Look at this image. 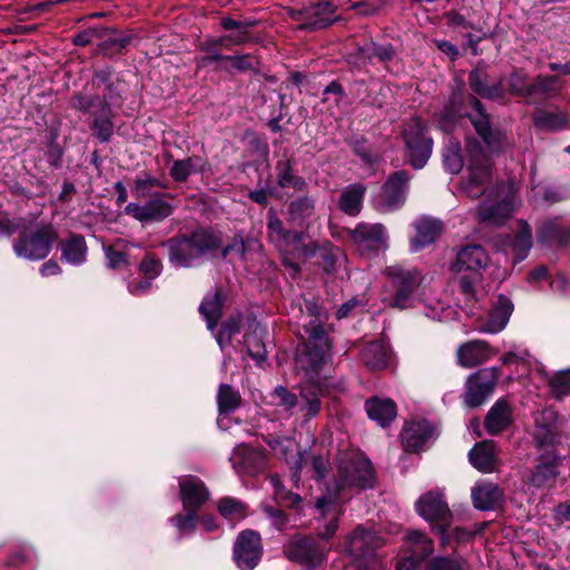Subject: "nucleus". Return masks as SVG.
<instances>
[{"mask_svg": "<svg viewBox=\"0 0 570 570\" xmlns=\"http://www.w3.org/2000/svg\"><path fill=\"white\" fill-rule=\"evenodd\" d=\"M490 178L489 157L479 146H471L466 174L461 183L462 190L471 197H479L487 193L478 209L479 217L489 225L501 226L521 206L520 185L515 179H509L488 189L487 184Z\"/></svg>", "mask_w": 570, "mask_h": 570, "instance_id": "f257e3e1", "label": "nucleus"}, {"mask_svg": "<svg viewBox=\"0 0 570 570\" xmlns=\"http://www.w3.org/2000/svg\"><path fill=\"white\" fill-rule=\"evenodd\" d=\"M373 484L374 472L372 464L363 453L348 451L340 454L333 487H327L326 492L317 499L314 505L321 518L328 519V523L321 531L322 538H331L338 528L343 492L352 488H371Z\"/></svg>", "mask_w": 570, "mask_h": 570, "instance_id": "f03ea898", "label": "nucleus"}, {"mask_svg": "<svg viewBox=\"0 0 570 570\" xmlns=\"http://www.w3.org/2000/svg\"><path fill=\"white\" fill-rule=\"evenodd\" d=\"M384 275L390 281L394 295L384 301L393 308H415L428 318L446 322L452 318L453 311L441 301L425 297L420 288L422 275L416 268H409L395 264L387 266Z\"/></svg>", "mask_w": 570, "mask_h": 570, "instance_id": "7ed1b4c3", "label": "nucleus"}, {"mask_svg": "<svg viewBox=\"0 0 570 570\" xmlns=\"http://www.w3.org/2000/svg\"><path fill=\"white\" fill-rule=\"evenodd\" d=\"M306 311L312 320L306 326L307 342L297 351L296 365L313 385H320L321 374L332 360V343L323 325L318 322L322 308L315 301H305Z\"/></svg>", "mask_w": 570, "mask_h": 570, "instance_id": "20e7f679", "label": "nucleus"}, {"mask_svg": "<svg viewBox=\"0 0 570 570\" xmlns=\"http://www.w3.org/2000/svg\"><path fill=\"white\" fill-rule=\"evenodd\" d=\"M164 247L168 253V262L177 268H190L219 248L217 236L207 229H197L190 235L176 236L166 240Z\"/></svg>", "mask_w": 570, "mask_h": 570, "instance_id": "39448f33", "label": "nucleus"}, {"mask_svg": "<svg viewBox=\"0 0 570 570\" xmlns=\"http://www.w3.org/2000/svg\"><path fill=\"white\" fill-rule=\"evenodd\" d=\"M488 263L489 256L481 245H466L456 253L455 262L451 266L452 271L471 273L470 277L462 276L459 284L460 293L466 303L474 299V283L479 281V272L484 269Z\"/></svg>", "mask_w": 570, "mask_h": 570, "instance_id": "423d86ee", "label": "nucleus"}, {"mask_svg": "<svg viewBox=\"0 0 570 570\" xmlns=\"http://www.w3.org/2000/svg\"><path fill=\"white\" fill-rule=\"evenodd\" d=\"M415 509L417 514L425 521L430 523L440 522L436 531L440 534L442 544H446V532L451 525L452 513L444 500L443 493L440 491H429L422 494L415 503Z\"/></svg>", "mask_w": 570, "mask_h": 570, "instance_id": "0eeeda50", "label": "nucleus"}, {"mask_svg": "<svg viewBox=\"0 0 570 570\" xmlns=\"http://www.w3.org/2000/svg\"><path fill=\"white\" fill-rule=\"evenodd\" d=\"M463 301L466 308V314L476 317L475 328L481 333L495 334L501 332L507 326L513 312L512 302L503 295H499L490 311L481 315L474 311L478 303L475 296L472 302L466 303L465 299Z\"/></svg>", "mask_w": 570, "mask_h": 570, "instance_id": "6e6552de", "label": "nucleus"}, {"mask_svg": "<svg viewBox=\"0 0 570 570\" xmlns=\"http://www.w3.org/2000/svg\"><path fill=\"white\" fill-rule=\"evenodd\" d=\"M55 238L51 226L24 230L13 244V250L20 258L40 261L49 255Z\"/></svg>", "mask_w": 570, "mask_h": 570, "instance_id": "1a4fd4ad", "label": "nucleus"}, {"mask_svg": "<svg viewBox=\"0 0 570 570\" xmlns=\"http://www.w3.org/2000/svg\"><path fill=\"white\" fill-rule=\"evenodd\" d=\"M403 139L409 163L415 169L423 168L431 156L433 141L425 136L421 119L413 118L404 125Z\"/></svg>", "mask_w": 570, "mask_h": 570, "instance_id": "9d476101", "label": "nucleus"}, {"mask_svg": "<svg viewBox=\"0 0 570 570\" xmlns=\"http://www.w3.org/2000/svg\"><path fill=\"white\" fill-rule=\"evenodd\" d=\"M384 544V540L373 530L358 525L347 537L345 551L358 568H365L366 561Z\"/></svg>", "mask_w": 570, "mask_h": 570, "instance_id": "9b49d317", "label": "nucleus"}, {"mask_svg": "<svg viewBox=\"0 0 570 570\" xmlns=\"http://www.w3.org/2000/svg\"><path fill=\"white\" fill-rule=\"evenodd\" d=\"M353 243L365 255H376L389 247V234L382 224H358L351 233Z\"/></svg>", "mask_w": 570, "mask_h": 570, "instance_id": "f8f14e48", "label": "nucleus"}, {"mask_svg": "<svg viewBox=\"0 0 570 570\" xmlns=\"http://www.w3.org/2000/svg\"><path fill=\"white\" fill-rule=\"evenodd\" d=\"M326 550L314 539L294 537L285 547L284 553L288 560L314 569L324 561Z\"/></svg>", "mask_w": 570, "mask_h": 570, "instance_id": "ddd939ff", "label": "nucleus"}, {"mask_svg": "<svg viewBox=\"0 0 570 570\" xmlns=\"http://www.w3.org/2000/svg\"><path fill=\"white\" fill-rule=\"evenodd\" d=\"M500 368L484 367L472 374L466 382L465 404L469 407L481 405L494 391Z\"/></svg>", "mask_w": 570, "mask_h": 570, "instance_id": "4468645a", "label": "nucleus"}, {"mask_svg": "<svg viewBox=\"0 0 570 570\" xmlns=\"http://www.w3.org/2000/svg\"><path fill=\"white\" fill-rule=\"evenodd\" d=\"M267 444L274 454L286 462L291 471V479L295 485L301 480L303 466L307 465V459L297 442L292 438H267Z\"/></svg>", "mask_w": 570, "mask_h": 570, "instance_id": "2eb2a0df", "label": "nucleus"}, {"mask_svg": "<svg viewBox=\"0 0 570 570\" xmlns=\"http://www.w3.org/2000/svg\"><path fill=\"white\" fill-rule=\"evenodd\" d=\"M261 537L253 530L242 531L234 543V560L239 570H253L261 561Z\"/></svg>", "mask_w": 570, "mask_h": 570, "instance_id": "dca6fc26", "label": "nucleus"}, {"mask_svg": "<svg viewBox=\"0 0 570 570\" xmlns=\"http://www.w3.org/2000/svg\"><path fill=\"white\" fill-rule=\"evenodd\" d=\"M291 16L299 22L298 28L305 30L325 28L336 20L335 8L330 1H321L299 10H292Z\"/></svg>", "mask_w": 570, "mask_h": 570, "instance_id": "f3484780", "label": "nucleus"}, {"mask_svg": "<svg viewBox=\"0 0 570 570\" xmlns=\"http://www.w3.org/2000/svg\"><path fill=\"white\" fill-rule=\"evenodd\" d=\"M124 212L141 224H149L163 222L169 217L174 212V207L163 196L156 195L145 204H127Z\"/></svg>", "mask_w": 570, "mask_h": 570, "instance_id": "a211bd4d", "label": "nucleus"}, {"mask_svg": "<svg viewBox=\"0 0 570 570\" xmlns=\"http://www.w3.org/2000/svg\"><path fill=\"white\" fill-rule=\"evenodd\" d=\"M409 175L403 171L394 173L385 183L380 194L376 207L380 212L389 213L404 204L407 191Z\"/></svg>", "mask_w": 570, "mask_h": 570, "instance_id": "6ab92c4d", "label": "nucleus"}, {"mask_svg": "<svg viewBox=\"0 0 570 570\" xmlns=\"http://www.w3.org/2000/svg\"><path fill=\"white\" fill-rule=\"evenodd\" d=\"M436 438V428L426 420H419L405 424L402 443L406 451L419 452L430 446Z\"/></svg>", "mask_w": 570, "mask_h": 570, "instance_id": "aec40b11", "label": "nucleus"}, {"mask_svg": "<svg viewBox=\"0 0 570 570\" xmlns=\"http://www.w3.org/2000/svg\"><path fill=\"white\" fill-rule=\"evenodd\" d=\"M502 248L513 255V264L527 258L533 245L532 229L528 222L519 219L513 235H507L501 240Z\"/></svg>", "mask_w": 570, "mask_h": 570, "instance_id": "412c9836", "label": "nucleus"}, {"mask_svg": "<svg viewBox=\"0 0 570 570\" xmlns=\"http://www.w3.org/2000/svg\"><path fill=\"white\" fill-rule=\"evenodd\" d=\"M179 492L184 510L197 512L209 499L207 487L194 475H186L179 480Z\"/></svg>", "mask_w": 570, "mask_h": 570, "instance_id": "4be33fe9", "label": "nucleus"}, {"mask_svg": "<svg viewBox=\"0 0 570 570\" xmlns=\"http://www.w3.org/2000/svg\"><path fill=\"white\" fill-rule=\"evenodd\" d=\"M471 106L473 112L469 114L468 117L470 118L476 132L482 138V140L484 141L489 149H499L503 138L502 132L492 130L490 126L489 116L484 112L482 105L479 100L472 99Z\"/></svg>", "mask_w": 570, "mask_h": 570, "instance_id": "5701e85b", "label": "nucleus"}, {"mask_svg": "<svg viewBox=\"0 0 570 570\" xmlns=\"http://www.w3.org/2000/svg\"><path fill=\"white\" fill-rule=\"evenodd\" d=\"M557 415L552 410H543L534 415L533 439L539 450L553 446L557 439Z\"/></svg>", "mask_w": 570, "mask_h": 570, "instance_id": "b1692460", "label": "nucleus"}, {"mask_svg": "<svg viewBox=\"0 0 570 570\" xmlns=\"http://www.w3.org/2000/svg\"><path fill=\"white\" fill-rule=\"evenodd\" d=\"M560 458L554 451H547L540 456V463L530 476V484L535 489L551 487L559 474L558 465Z\"/></svg>", "mask_w": 570, "mask_h": 570, "instance_id": "393cba45", "label": "nucleus"}, {"mask_svg": "<svg viewBox=\"0 0 570 570\" xmlns=\"http://www.w3.org/2000/svg\"><path fill=\"white\" fill-rule=\"evenodd\" d=\"M497 351L492 352L485 341L474 340L459 346L458 363L462 367H474L487 362Z\"/></svg>", "mask_w": 570, "mask_h": 570, "instance_id": "a878e982", "label": "nucleus"}, {"mask_svg": "<svg viewBox=\"0 0 570 570\" xmlns=\"http://www.w3.org/2000/svg\"><path fill=\"white\" fill-rule=\"evenodd\" d=\"M538 243L544 246H569L570 227L557 218L547 219L539 227Z\"/></svg>", "mask_w": 570, "mask_h": 570, "instance_id": "bb28decb", "label": "nucleus"}, {"mask_svg": "<svg viewBox=\"0 0 570 570\" xmlns=\"http://www.w3.org/2000/svg\"><path fill=\"white\" fill-rule=\"evenodd\" d=\"M415 235L410 240L413 253L434 243L442 230V224L438 219L422 217L414 223Z\"/></svg>", "mask_w": 570, "mask_h": 570, "instance_id": "cd10ccee", "label": "nucleus"}, {"mask_svg": "<svg viewBox=\"0 0 570 570\" xmlns=\"http://www.w3.org/2000/svg\"><path fill=\"white\" fill-rule=\"evenodd\" d=\"M268 236L277 247L285 252L291 244H299L302 234L297 232H287L283 228L282 220L273 210L268 212Z\"/></svg>", "mask_w": 570, "mask_h": 570, "instance_id": "c85d7f7f", "label": "nucleus"}, {"mask_svg": "<svg viewBox=\"0 0 570 570\" xmlns=\"http://www.w3.org/2000/svg\"><path fill=\"white\" fill-rule=\"evenodd\" d=\"M469 459L471 464L480 472H492L495 462V443L487 440L475 444L469 452Z\"/></svg>", "mask_w": 570, "mask_h": 570, "instance_id": "c756f323", "label": "nucleus"}, {"mask_svg": "<svg viewBox=\"0 0 570 570\" xmlns=\"http://www.w3.org/2000/svg\"><path fill=\"white\" fill-rule=\"evenodd\" d=\"M367 415L379 425H389L396 416V405L390 399L373 397L365 404Z\"/></svg>", "mask_w": 570, "mask_h": 570, "instance_id": "7c9ffc66", "label": "nucleus"}, {"mask_svg": "<svg viewBox=\"0 0 570 570\" xmlns=\"http://www.w3.org/2000/svg\"><path fill=\"white\" fill-rule=\"evenodd\" d=\"M473 504L479 510H493L501 500V492L497 484L479 482L472 490Z\"/></svg>", "mask_w": 570, "mask_h": 570, "instance_id": "2f4dec72", "label": "nucleus"}, {"mask_svg": "<svg viewBox=\"0 0 570 570\" xmlns=\"http://www.w3.org/2000/svg\"><path fill=\"white\" fill-rule=\"evenodd\" d=\"M511 423V409L503 400L497 401L489 410L484 426L490 434H497L503 431Z\"/></svg>", "mask_w": 570, "mask_h": 570, "instance_id": "473e14b6", "label": "nucleus"}, {"mask_svg": "<svg viewBox=\"0 0 570 570\" xmlns=\"http://www.w3.org/2000/svg\"><path fill=\"white\" fill-rule=\"evenodd\" d=\"M230 461L235 468L240 465L246 473H256L264 468V456L246 446L236 448L230 455Z\"/></svg>", "mask_w": 570, "mask_h": 570, "instance_id": "72a5a7b5", "label": "nucleus"}, {"mask_svg": "<svg viewBox=\"0 0 570 570\" xmlns=\"http://www.w3.org/2000/svg\"><path fill=\"white\" fill-rule=\"evenodd\" d=\"M61 259L70 265H80L87 257V245L81 236H70L60 243Z\"/></svg>", "mask_w": 570, "mask_h": 570, "instance_id": "f704fd0d", "label": "nucleus"}, {"mask_svg": "<svg viewBox=\"0 0 570 570\" xmlns=\"http://www.w3.org/2000/svg\"><path fill=\"white\" fill-rule=\"evenodd\" d=\"M206 160L199 156H191L186 159L175 160L170 168V176L177 183H184L189 176L203 173Z\"/></svg>", "mask_w": 570, "mask_h": 570, "instance_id": "c9c22d12", "label": "nucleus"}, {"mask_svg": "<svg viewBox=\"0 0 570 570\" xmlns=\"http://www.w3.org/2000/svg\"><path fill=\"white\" fill-rule=\"evenodd\" d=\"M266 335V328L259 324H255L253 330L248 332L244 338L248 355L258 364L266 360L267 352L264 343Z\"/></svg>", "mask_w": 570, "mask_h": 570, "instance_id": "e433bc0d", "label": "nucleus"}, {"mask_svg": "<svg viewBox=\"0 0 570 570\" xmlns=\"http://www.w3.org/2000/svg\"><path fill=\"white\" fill-rule=\"evenodd\" d=\"M135 246L119 239L111 245H104L107 265L111 269H122L128 266L129 250Z\"/></svg>", "mask_w": 570, "mask_h": 570, "instance_id": "4c0bfd02", "label": "nucleus"}, {"mask_svg": "<svg viewBox=\"0 0 570 570\" xmlns=\"http://www.w3.org/2000/svg\"><path fill=\"white\" fill-rule=\"evenodd\" d=\"M223 302L224 297L222 294L219 292H215L205 296L200 303L199 312L206 320L207 328L212 332L215 330L217 322L220 318Z\"/></svg>", "mask_w": 570, "mask_h": 570, "instance_id": "58836bf2", "label": "nucleus"}, {"mask_svg": "<svg viewBox=\"0 0 570 570\" xmlns=\"http://www.w3.org/2000/svg\"><path fill=\"white\" fill-rule=\"evenodd\" d=\"M362 360L370 368H383L387 364L389 347L383 342H371L362 350Z\"/></svg>", "mask_w": 570, "mask_h": 570, "instance_id": "ea45409f", "label": "nucleus"}, {"mask_svg": "<svg viewBox=\"0 0 570 570\" xmlns=\"http://www.w3.org/2000/svg\"><path fill=\"white\" fill-rule=\"evenodd\" d=\"M225 39H208L200 45V50L204 53L202 57L197 58V66L199 68L207 67L213 62H217V68L220 65H224V59L226 56L220 53V47L224 46Z\"/></svg>", "mask_w": 570, "mask_h": 570, "instance_id": "a19ab883", "label": "nucleus"}, {"mask_svg": "<svg viewBox=\"0 0 570 570\" xmlns=\"http://www.w3.org/2000/svg\"><path fill=\"white\" fill-rule=\"evenodd\" d=\"M406 550L420 561L428 558L433 552L432 541L422 532L411 531L406 535Z\"/></svg>", "mask_w": 570, "mask_h": 570, "instance_id": "79ce46f5", "label": "nucleus"}, {"mask_svg": "<svg viewBox=\"0 0 570 570\" xmlns=\"http://www.w3.org/2000/svg\"><path fill=\"white\" fill-rule=\"evenodd\" d=\"M364 191L362 185L348 186L340 197V208L347 215H357L362 207Z\"/></svg>", "mask_w": 570, "mask_h": 570, "instance_id": "37998d69", "label": "nucleus"}, {"mask_svg": "<svg viewBox=\"0 0 570 570\" xmlns=\"http://www.w3.org/2000/svg\"><path fill=\"white\" fill-rule=\"evenodd\" d=\"M242 402L240 394L237 390L228 384H220L217 393V406L219 414H229L239 407Z\"/></svg>", "mask_w": 570, "mask_h": 570, "instance_id": "c03bdc74", "label": "nucleus"}, {"mask_svg": "<svg viewBox=\"0 0 570 570\" xmlns=\"http://www.w3.org/2000/svg\"><path fill=\"white\" fill-rule=\"evenodd\" d=\"M217 509L220 515L229 521H238L247 515V504L233 497L222 498Z\"/></svg>", "mask_w": 570, "mask_h": 570, "instance_id": "a18cd8bd", "label": "nucleus"}, {"mask_svg": "<svg viewBox=\"0 0 570 570\" xmlns=\"http://www.w3.org/2000/svg\"><path fill=\"white\" fill-rule=\"evenodd\" d=\"M487 77L479 70H473L469 75V85L473 92L484 98H497L501 96L500 82L488 86L485 83Z\"/></svg>", "mask_w": 570, "mask_h": 570, "instance_id": "49530a36", "label": "nucleus"}, {"mask_svg": "<svg viewBox=\"0 0 570 570\" xmlns=\"http://www.w3.org/2000/svg\"><path fill=\"white\" fill-rule=\"evenodd\" d=\"M443 164L451 174H458L463 167L460 142L454 138H449L443 150Z\"/></svg>", "mask_w": 570, "mask_h": 570, "instance_id": "de8ad7c7", "label": "nucleus"}, {"mask_svg": "<svg viewBox=\"0 0 570 570\" xmlns=\"http://www.w3.org/2000/svg\"><path fill=\"white\" fill-rule=\"evenodd\" d=\"M562 88V81L558 76H539L531 83L532 97L552 96L559 92Z\"/></svg>", "mask_w": 570, "mask_h": 570, "instance_id": "09e8293b", "label": "nucleus"}, {"mask_svg": "<svg viewBox=\"0 0 570 570\" xmlns=\"http://www.w3.org/2000/svg\"><path fill=\"white\" fill-rule=\"evenodd\" d=\"M271 403L289 416L293 413V409L297 406L298 400L286 387L278 385L271 393Z\"/></svg>", "mask_w": 570, "mask_h": 570, "instance_id": "8fccbe9b", "label": "nucleus"}, {"mask_svg": "<svg viewBox=\"0 0 570 570\" xmlns=\"http://www.w3.org/2000/svg\"><path fill=\"white\" fill-rule=\"evenodd\" d=\"M301 401L297 406L305 420H311L320 413V395L314 390H303L299 394Z\"/></svg>", "mask_w": 570, "mask_h": 570, "instance_id": "3c124183", "label": "nucleus"}, {"mask_svg": "<svg viewBox=\"0 0 570 570\" xmlns=\"http://www.w3.org/2000/svg\"><path fill=\"white\" fill-rule=\"evenodd\" d=\"M566 122L567 118L562 112L538 110L534 115V125L543 130L561 129Z\"/></svg>", "mask_w": 570, "mask_h": 570, "instance_id": "603ef678", "label": "nucleus"}, {"mask_svg": "<svg viewBox=\"0 0 570 570\" xmlns=\"http://www.w3.org/2000/svg\"><path fill=\"white\" fill-rule=\"evenodd\" d=\"M277 171V180L281 187H292L296 190H302L305 187V180L302 177L293 175L288 161L278 163Z\"/></svg>", "mask_w": 570, "mask_h": 570, "instance_id": "864d4df0", "label": "nucleus"}, {"mask_svg": "<svg viewBox=\"0 0 570 570\" xmlns=\"http://www.w3.org/2000/svg\"><path fill=\"white\" fill-rule=\"evenodd\" d=\"M185 511V514H176L170 518V522L177 529L180 538L190 535L196 529L197 512L193 510Z\"/></svg>", "mask_w": 570, "mask_h": 570, "instance_id": "5fc2aeb1", "label": "nucleus"}, {"mask_svg": "<svg viewBox=\"0 0 570 570\" xmlns=\"http://www.w3.org/2000/svg\"><path fill=\"white\" fill-rule=\"evenodd\" d=\"M271 483L273 485L274 494L277 501L291 508H294L301 503V495L286 491L278 476H272Z\"/></svg>", "mask_w": 570, "mask_h": 570, "instance_id": "6e6d98bb", "label": "nucleus"}, {"mask_svg": "<svg viewBox=\"0 0 570 570\" xmlns=\"http://www.w3.org/2000/svg\"><path fill=\"white\" fill-rule=\"evenodd\" d=\"M314 202L308 197H302L289 205V216L292 220H303L313 214Z\"/></svg>", "mask_w": 570, "mask_h": 570, "instance_id": "4d7b16f0", "label": "nucleus"}, {"mask_svg": "<svg viewBox=\"0 0 570 570\" xmlns=\"http://www.w3.org/2000/svg\"><path fill=\"white\" fill-rule=\"evenodd\" d=\"M253 68V59L248 55H236V56H226L224 59V65L218 67L219 70L233 71L239 70L245 71Z\"/></svg>", "mask_w": 570, "mask_h": 570, "instance_id": "13d9d810", "label": "nucleus"}, {"mask_svg": "<svg viewBox=\"0 0 570 570\" xmlns=\"http://www.w3.org/2000/svg\"><path fill=\"white\" fill-rule=\"evenodd\" d=\"M259 243L254 238L244 239L243 237H235L232 244L223 249V256H227L230 253H236L240 257H244L247 250L258 249Z\"/></svg>", "mask_w": 570, "mask_h": 570, "instance_id": "bf43d9fd", "label": "nucleus"}, {"mask_svg": "<svg viewBox=\"0 0 570 570\" xmlns=\"http://www.w3.org/2000/svg\"><path fill=\"white\" fill-rule=\"evenodd\" d=\"M550 386L559 399L570 394V368L556 373L550 380Z\"/></svg>", "mask_w": 570, "mask_h": 570, "instance_id": "052dcab7", "label": "nucleus"}, {"mask_svg": "<svg viewBox=\"0 0 570 570\" xmlns=\"http://www.w3.org/2000/svg\"><path fill=\"white\" fill-rule=\"evenodd\" d=\"M107 78L104 73L97 75L92 79V87L97 88L98 91L102 92V100L98 97L99 106L102 107V109L108 108L111 104H114V92H112V86L106 83Z\"/></svg>", "mask_w": 570, "mask_h": 570, "instance_id": "680f3d73", "label": "nucleus"}, {"mask_svg": "<svg viewBox=\"0 0 570 570\" xmlns=\"http://www.w3.org/2000/svg\"><path fill=\"white\" fill-rule=\"evenodd\" d=\"M309 468L312 471V478L316 481H322L328 472L330 460L326 455L313 453L309 456Z\"/></svg>", "mask_w": 570, "mask_h": 570, "instance_id": "e2e57ef3", "label": "nucleus"}, {"mask_svg": "<svg viewBox=\"0 0 570 570\" xmlns=\"http://www.w3.org/2000/svg\"><path fill=\"white\" fill-rule=\"evenodd\" d=\"M95 135L101 141H108L114 132V124L107 116L97 117L92 125Z\"/></svg>", "mask_w": 570, "mask_h": 570, "instance_id": "0e129e2a", "label": "nucleus"}, {"mask_svg": "<svg viewBox=\"0 0 570 570\" xmlns=\"http://www.w3.org/2000/svg\"><path fill=\"white\" fill-rule=\"evenodd\" d=\"M509 86L513 94L532 98V92H529L531 89V83H527V78L521 72H513L509 79Z\"/></svg>", "mask_w": 570, "mask_h": 570, "instance_id": "69168bd1", "label": "nucleus"}, {"mask_svg": "<svg viewBox=\"0 0 570 570\" xmlns=\"http://www.w3.org/2000/svg\"><path fill=\"white\" fill-rule=\"evenodd\" d=\"M163 269V265L159 259L153 255H146L139 265V271L145 277L155 279L157 278Z\"/></svg>", "mask_w": 570, "mask_h": 570, "instance_id": "338daca9", "label": "nucleus"}, {"mask_svg": "<svg viewBox=\"0 0 570 570\" xmlns=\"http://www.w3.org/2000/svg\"><path fill=\"white\" fill-rule=\"evenodd\" d=\"M149 187H161V184L157 178L149 174H144L135 179L134 190L137 197L145 198Z\"/></svg>", "mask_w": 570, "mask_h": 570, "instance_id": "774afa93", "label": "nucleus"}]
</instances>
